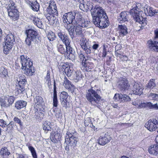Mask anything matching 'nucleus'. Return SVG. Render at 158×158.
Returning a JSON list of instances; mask_svg holds the SVG:
<instances>
[{
    "instance_id": "obj_1",
    "label": "nucleus",
    "mask_w": 158,
    "mask_h": 158,
    "mask_svg": "<svg viewBox=\"0 0 158 158\" xmlns=\"http://www.w3.org/2000/svg\"><path fill=\"white\" fill-rule=\"evenodd\" d=\"M93 22L97 27L101 28L106 27L108 25V17L102 8L96 5L91 10Z\"/></svg>"
},
{
    "instance_id": "obj_2",
    "label": "nucleus",
    "mask_w": 158,
    "mask_h": 158,
    "mask_svg": "<svg viewBox=\"0 0 158 158\" xmlns=\"http://www.w3.org/2000/svg\"><path fill=\"white\" fill-rule=\"evenodd\" d=\"M20 62L22 64V69L24 70L25 74L27 76H32L35 72L33 66V63L29 58H27L24 55L20 56Z\"/></svg>"
},
{
    "instance_id": "obj_3",
    "label": "nucleus",
    "mask_w": 158,
    "mask_h": 158,
    "mask_svg": "<svg viewBox=\"0 0 158 158\" xmlns=\"http://www.w3.org/2000/svg\"><path fill=\"white\" fill-rule=\"evenodd\" d=\"M86 98L87 100L92 105H95L98 103L101 98L97 91L92 88L89 89L86 94Z\"/></svg>"
},
{
    "instance_id": "obj_4",
    "label": "nucleus",
    "mask_w": 158,
    "mask_h": 158,
    "mask_svg": "<svg viewBox=\"0 0 158 158\" xmlns=\"http://www.w3.org/2000/svg\"><path fill=\"white\" fill-rule=\"evenodd\" d=\"M138 10L137 4L135 5L134 7L130 10V13L133 16L135 22L141 24V27H143L146 25V23L143 17L139 16V13L140 11Z\"/></svg>"
},
{
    "instance_id": "obj_5",
    "label": "nucleus",
    "mask_w": 158,
    "mask_h": 158,
    "mask_svg": "<svg viewBox=\"0 0 158 158\" xmlns=\"http://www.w3.org/2000/svg\"><path fill=\"white\" fill-rule=\"evenodd\" d=\"M14 5V2L11 0H9L8 5L6 8L9 16L12 19L15 21L19 18V12Z\"/></svg>"
},
{
    "instance_id": "obj_6",
    "label": "nucleus",
    "mask_w": 158,
    "mask_h": 158,
    "mask_svg": "<svg viewBox=\"0 0 158 158\" xmlns=\"http://www.w3.org/2000/svg\"><path fill=\"white\" fill-rule=\"evenodd\" d=\"M15 40L13 35L9 34L6 36V39L3 46V52L6 54H8L12 48Z\"/></svg>"
},
{
    "instance_id": "obj_7",
    "label": "nucleus",
    "mask_w": 158,
    "mask_h": 158,
    "mask_svg": "<svg viewBox=\"0 0 158 158\" xmlns=\"http://www.w3.org/2000/svg\"><path fill=\"white\" fill-rule=\"evenodd\" d=\"M155 36L153 40H149L148 41V47L152 51L158 52V29L154 31Z\"/></svg>"
},
{
    "instance_id": "obj_8",
    "label": "nucleus",
    "mask_w": 158,
    "mask_h": 158,
    "mask_svg": "<svg viewBox=\"0 0 158 158\" xmlns=\"http://www.w3.org/2000/svg\"><path fill=\"white\" fill-rule=\"evenodd\" d=\"M76 15V14L74 11L65 13L62 18L63 21L65 24L64 25H69L71 23L74 24Z\"/></svg>"
},
{
    "instance_id": "obj_9",
    "label": "nucleus",
    "mask_w": 158,
    "mask_h": 158,
    "mask_svg": "<svg viewBox=\"0 0 158 158\" xmlns=\"http://www.w3.org/2000/svg\"><path fill=\"white\" fill-rule=\"evenodd\" d=\"M27 35V38L25 40L26 44L28 46L31 45V42L35 39L37 35L36 31L32 29L27 30L25 32Z\"/></svg>"
},
{
    "instance_id": "obj_10",
    "label": "nucleus",
    "mask_w": 158,
    "mask_h": 158,
    "mask_svg": "<svg viewBox=\"0 0 158 158\" xmlns=\"http://www.w3.org/2000/svg\"><path fill=\"white\" fill-rule=\"evenodd\" d=\"M59 67L62 68L68 77H70L74 74L75 71L73 68L72 64L69 63H61Z\"/></svg>"
},
{
    "instance_id": "obj_11",
    "label": "nucleus",
    "mask_w": 158,
    "mask_h": 158,
    "mask_svg": "<svg viewBox=\"0 0 158 158\" xmlns=\"http://www.w3.org/2000/svg\"><path fill=\"white\" fill-rule=\"evenodd\" d=\"M78 138L74 137L72 134L68 131L66 134L65 139V143L68 147L75 146L78 141Z\"/></svg>"
},
{
    "instance_id": "obj_12",
    "label": "nucleus",
    "mask_w": 158,
    "mask_h": 158,
    "mask_svg": "<svg viewBox=\"0 0 158 158\" xmlns=\"http://www.w3.org/2000/svg\"><path fill=\"white\" fill-rule=\"evenodd\" d=\"M15 100L13 96H8L3 98H0V102L2 107H7L11 105Z\"/></svg>"
},
{
    "instance_id": "obj_13",
    "label": "nucleus",
    "mask_w": 158,
    "mask_h": 158,
    "mask_svg": "<svg viewBox=\"0 0 158 158\" xmlns=\"http://www.w3.org/2000/svg\"><path fill=\"white\" fill-rule=\"evenodd\" d=\"M17 81L18 82V86L17 89L19 93L21 94L23 93L25 89V85L27 83L25 77L23 75L19 76V78H18Z\"/></svg>"
},
{
    "instance_id": "obj_14",
    "label": "nucleus",
    "mask_w": 158,
    "mask_h": 158,
    "mask_svg": "<svg viewBox=\"0 0 158 158\" xmlns=\"http://www.w3.org/2000/svg\"><path fill=\"white\" fill-rule=\"evenodd\" d=\"M34 102L35 103V107L38 110L44 112V106L42 98L39 96H36L34 98Z\"/></svg>"
},
{
    "instance_id": "obj_15",
    "label": "nucleus",
    "mask_w": 158,
    "mask_h": 158,
    "mask_svg": "<svg viewBox=\"0 0 158 158\" xmlns=\"http://www.w3.org/2000/svg\"><path fill=\"white\" fill-rule=\"evenodd\" d=\"M111 140V138L108 133L101 135L98 140V143L100 145L104 146L109 142Z\"/></svg>"
},
{
    "instance_id": "obj_16",
    "label": "nucleus",
    "mask_w": 158,
    "mask_h": 158,
    "mask_svg": "<svg viewBox=\"0 0 158 158\" xmlns=\"http://www.w3.org/2000/svg\"><path fill=\"white\" fill-rule=\"evenodd\" d=\"M80 45L82 48L85 51L87 54H90L91 52L90 46L87 43L86 40L82 38L80 40Z\"/></svg>"
},
{
    "instance_id": "obj_17",
    "label": "nucleus",
    "mask_w": 158,
    "mask_h": 158,
    "mask_svg": "<svg viewBox=\"0 0 158 158\" xmlns=\"http://www.w3.org/2000/svg\"><path fill=\"white\" fill-rule=\"evenodd\" d=\"M117 31L120 37H124L128 33V30L126 26L124 25H119L117 27Z\"/></svg>"
},
{
    "instance_id": "obj_18",
    "label": "nucleus",
    "mask_w": 158,
    "mask_h": 158,
    "mask_svg": "<svg viewBox=\"0 0 158 158\" xmlns=\"http://www.w3.org/2000/svg\"><path fill=\"white\" fill-rule=\"evenodd\" d=\"M118 88L121 90H124L127 88L128 82L125 78H120L118 82Z\"/></svg>"
},
{
    "instance_id": "obj_19",
    "label": "nucleus",
    "mask_w": 158,
    "mask_h": 158,
    "mask_svg": "<svg viewBox=\"0 0 158 158\" xmlns=\"http://www.w3.org/2000/svg\"><path fill=\"white\" fill-rule=\"evenodd\" d=\"M143 89L142 85L137 82H135L133 86V91L135 94L140 95L143 93Z\"/></svg>"
},
{
    "instance_id": "obj_20",
    "label": "nucleus",
    "mask_w": 158,
    "mask_h": 158,
    "mask_svg": "<svg viewBox=\"0 0 158 158\" xmlns=\"http://www.w3.org/2000/svg\"><path fill=\"white\" fill-rule=\"evenodd\" d=\"M25 2L31 6V8L34 11H37L39 10L40 5L36 0L31 1L29 0H25Z\"/></svg>"
},
{
    "instance_id": "obj_21",
    "label": "nucleus",
    "mask_w": 158,
    "mask_h": 158,
    "mask_svg": "<svg viewBox=\"0 0 158 158\" xmlns=\"http://www.w3.org/2000/svg\"><path fill=\"white\" fill-rule=\"evenodd\" d=\"M68 96V93L65 91L61 92L60 94V99L62 105L64 107H66L67 106V99Z\"/></svg>"
},
{
    "instance_id": "obj_22",
    "label": "nucleus",
    "mask_w": 158,
    "mask_h": 158,
    "mask_svg": "<svg viewBox=\"0 0 158 158\" xmlns=\"http://www.w3.org/2000/svg\"><path fill=\"white\" fill-rule=\"evenodd\" d=\"M78 24L83 29L85 28H87L90 27V21L87 19L80 18L78 19Z\"/></svg>"
},
{
    "instance_id": "obj_23",
    "label": "nucleus",
    "mask_w": 158,
    "mask_h": 158,
    "mask_svg": "<svg viewBox=\"0 0 158 158\" xmlns=\"http://www.w3.org/2000/svg\"><path fill=\"white\" fill-rule=\"evenodd\" d=\"M45 15L49 23L53 25L57 23L58 19H56L55 15L53 14H50V15L49 14H45Z\"/></svg>"
},
{
    "instance_id": "obj_24",
    "label": "nucleus",
    "mask_w": 158,
    "mask_h": 158,
    "mask_svg": "<svg viewBox=\"0 0 158 158\" xmlns=\"http://www.w3.org/2000/svg\"><path fill=\"white\" fill-rule=\"evenodd\" d=\"M118 21L121 23L128 21V16L126 12H122L118 17Z\"/></svg>"
},
{
    "instance_id": "obj_25",
    "label": "nucleus",
    "mask_w": 158,
    "mask_h": 158,
    "mask_svg": "<svg viewBox=\"0 0 158 158\" xmlns=\"http://www.w3.org/2000/svg\"><path fill=\"white\" fill-rule=\"evenodd\" d=\"M73 27L75 28V30L76 34L78 35H82L83 32L85 30V29H83L78 24L74 23L73 24Z\"/></svg>"
},
{
    "instance_id": "obj_26",
    "label": "nucleus",
    "mask_w": 158,
    "mask_h": 158,
    "mask_svg": "<svg viewBox=\"0 0 158 158\" xmlns=\"http://www.w3.org/2000/svg\"><path fill=\"white\" fill-rule=\"evenodd\" d=\"M144 12L146 15L152 16L158 13V10H153L152 7H148L147 8H144Z\"/></svg>"
},
{
    "instance_id": "obj_27",
    "label": "nucleus",
    "mask_w": 158,
    "mask_h": 158,
    "mask_svg": "<svg viewBox=\"0 0 158 158\" xmlns=\"http://www.w3.org/2000/svg\"><path fill=\"white\" fill-rule=\"evenodd\" d=\"M148 152L149 153L155 155L158 154V145H154L151 146L149 148Z\"/></svg>"
},
{
    "instance_id": "obj_28",
    "label": "nucleus",
    "mask_w": 158,
    "mask_h": 158,
    "mask_svg": "<svg viewBox=\"0 0 158 158\" xmlns=\"http://www.w3.org/2000/svg\"><path fill=\"white\" fill-rule=\"evenodd\" d=\"M10 154V152L6 147L2 148L0 150V155L3 158H7Z\"/></svg>"
},
{
    "instance_id": "obj_29",
    "label": "nucleus",
    "mask_w": 158,
    "mask_h": 158,
    "mask_svg": "<svg viewBox=\"0 0 158 158\" xmlns=\"http://www.w3.org/2000/svg\"><path fill=\"white\" fill-rule=\"evenodd\" d=\"M57 35L64 44L69 41L68 36L65 35L63 32L61 31L57 32Z\"/></svg>"
},
{
    "instance_id": "obj_30",
    "label": "nucleus",
    "mask_w": 158,
    "mask_h": 158,
    "mask_svg": "<svg viewBox=\"0 0 158 158\" xmlns=\"http://www.w3.org/2000/svg\"><path fill=\"white\" fill-rule=\"evenodd\" d=\"M65 27L68 30L69 33V34L72 39H73L74 37L75 32H74V27H72L70 25L67 24L64 25Z\"/></svg>"
},
{
    "instance_id": "obj_31",
    "label": "nucleus",
    "mask_w": 158,
    "mask_h": 158,
    "mask_svg": "<svg viewBox=\"0 0 158 158\" xmlns=\"http://www.w3.org/2000/svg\"><path fill=\"white\" fill-rule=\"evenodd\" d=\"M27 102L23 101H18L15 103V107L18 109H20L25 107Z\"/></svg>"
},
{
    "instance_id": "obj_32",
    "label": "nucleus",
    "mask_w": 158,
    "mask_h": 158,
    "mask_svg": "<svg viewBox=\"0 0 158 158\" xmlns=\"http://www.w3.org/2000/svg\"><path fill=\"white\" fill-rule=\"evenodd\" d=\"M51 123L48 121H45L43 124V129L46 133H47L49 131H51Z\"/></svg>"
},
{
    "instance_id": "obj_33",
    "label": "nucleus",
    "mask_w": 158,
    "mask_h": 158,
    "mask_svg": "<svg viewBox=\"0 0 158 158\" xmlns=\"http://www.w3.org/2000/svg\"><path fill=\"white\" fill-rule=\"evenodd\" d=\"M66 47L65 52V54L68 53L75 52L74 49L71 47L69 41L64 44Z\"/></svg>"
},
{
    "instance_id": "obj_34",
    "label": "nucleus",
    "mask_w": 158,
    "mask_h": 158,
    "mask_svg": "<svg viewBox=\"0 0 158 158\" xmlns=\"http://www.w3.org/2000/svg\"><path fill=\"white\" fill-rule=\"evenodd\" d=\"M64 85L66 89H70L74 87V85L71 84L66 77H64Z\"/></svg>"
},
{
    "instance_id": "obj_35",
    "label": "nucleus",
    "mask_w": 158,
    "mask_h": 158,
    "mask_svg": "<svg viewBox=\"0 0 158 158\" xmlns=\"http://www.w3.org/2000/svg\"><path fill=\"white\" fill-rule=\"evenodd\" d=\"M45 14H49L50 15V14L51 15L53 14L56 16H57L58 15V13L57 10V8H56L54 9V8L48 7L47 8L46 13Z\"/></svg>"
},
{
    "instance_id": "obj_36",
    "label": "nucleus",
    "mask_w": 158,
    "mask_h": 158,
    "mask_svg": "<svg viewBox=\"0 0 158 158\" xmlns=\"http://www.w3.org/2000/svg\"><path fill=\"white\" fill-rule=\"evenodd\" d=\"M145 127H146L149 131H154L157 129L155 127V126L153 125L152 123L149 120L145 124Z\"/></svg>"
},
{
    "instance_id": "obj_37",
    "label": "nucleus",
    "mask_w": 158,
    "mask_h": 158,
    "mask_svg": "<svg viewBox=\"0 0 158 158\" xmlns=\"http://www.w3.org/2000/svg\"><path fill=\"white\" fill-rule=\"evenodd\" d=\"M33 22L38 27L41 29L43 28V26L41 19L38 18H34Z\"/></svg>"
},
{
    "instance_id": "obj_38",
    "label": "nucleus",
    "mask_w": 158,
    "mask_h": 158,
    "mask_svg": "<svg viewBox=\"0 0 158 158\" xmlns=\"http://www.w3.org/2000/svg\"><path fill=\"white\" fill-rule=\"evenodd\" d=\"M74 73L73 78L75 82H77L81 79V74L79 71H75Z\"/></svg>"
},
{
    "instance_id": "obj_39",
    "label": "nucleus",
    "mask_w": 158,
    "mask_h": 158,
    "mask_svg": "<svg viewBox=\"0 0 158 158\" xmlns=\"http://www.w3.org/2000/svg\"><path fill=\"white\" fill-rule=\"evenodd\" d=\"M58 102L56 89H53V104L54 106H57Z\"/></svg>"
},
{
    "instance_id": "obj_40",
    "label": "nucleus",
    "mask_w": 158,
    "mask_h": 158,
    "mask_svg": "<svg viewBox=\"0 0 158 158\" xmlns=\"http://www.w3.org/2000/svg\"><path fill=\"white\" fill-rule=\"evenodd\" d=\"M120 102H124L130 101L131 99L127 95L120 94Z\"/></svg>"
},
{
    "instance_id": "obj_41",
    "label": "nucleus",
    "mask_w": 158,
    "mask_h": 158,
    "mask_svg": "<svg viewBox=\"0 0 158 158\" xmlns=\"http://www.w3.org/2000/svg\"><path fill=\"white\" fill-rule=\"evenodd\" d=\"M57 51L61 54H65V49L64 45L60 43L57 44Z\"/></svg>"
},
{
    "instance_id": "obj_42",
    "label": "nucleus",
    "mask_w": 158,
    "mask_h": 158,
    "mask_svg": "<svg viewBox=\"0 0 158 158\" xmlns=\"http://www.w3.org/2000/svg\"><path fill=\"white\" fill-rule=\"evenodd\" d=\"M149 99L158 101V94L156 93H149L148 95Z\"/></svg>"
},
{
    "instance_id": "obj_43",
    "label": "nucleus",
    "mask_w": 158,
    "mask_h": 158,
    "mask_svg": "<svg viewBox=\"0 0 158 158\" xmlns=\"http://www.w3.org/2000/svg\"><path fill=\"white\" fill-rule=\"evenodd\" d=\"M54 135L51 134L50 136L51 140L53 142H56L57 140H59L60 138V135L59 134H56L55 133Z\"/></svg>"
},
{
    "instance_id": "obj_44",
    "label": "nucleus",
    "mask_w": 158,
    "mask_h": 158,
    "mask_svg": "<svg viewBox=\"0 0 158 158\" xmlns=\"http://www.w3.org/2000/svg\"><path fill=\"white\" fill-rule=\"evenodd\" d=\"M156 86V84L155 82V80L152 79L150 80L147 85L148 88L152 89Z\"/></svg>"
},
{
    "instance_id": "obj_45",
    "label": "nucleus",
    "mask_w": 158,
    "mask_h": 158,
    "mask_svg": "<svg viewBox=\"0 0 158 158\" xmlns=\"http://www.w3.org/2000/svg\"><path fill=\"white\" fill-rule=\"evenodd\" d=\"M84 66L85 68V70L87 71H90L93 68V64L92 63L89 62H85L82 64Z\"/></svg>"
},
{
    "instance_id": "obj_46",
    "label": "nucleus",
    "mask_w": 158,
    "mask_h": 158,
    "mask_svg": "<svg viewBox=\"0 0 158 158\" xmlns=\"http://www.w3.org/2000/svg\"><path fill=\"white\" fill-rule=\"evenodd\" d=\"M14 126V123L13 121L10 122L9 124L7 123L6 126V131L8 132L11 131L13 130Z\"/></svg>"
},
{
    "instance_id": "obj_47",
    "label": "nucleus",
    "mask_w": 158,
    "mask_h": 158,
    "mask_svg": "<svg viewBox=\"0 0 158 158\" xmlns=\"http://www.w3.org/2000/svg\"><path fill=\"white\" fill-rule=\"evenodd\" d=\"M75 52H72L69 53H68L65 54L64 55L66 56L70 60H73L75 59Z\"/></svg>"
},
{
    "instance_id": "obj_48",
    "label": "nucleus",
    "mask_w": 158,
    "mask_h": 158,
    "mask_svg": "<svg viewBox=\"0 0 158 158\" xmlns=\"http://www.w3.org/2000/svg\"><path fill=\"white\" fill-rule=\"evenodd\" d=\"M28 148L31 153L33 158H37L36 153L34 148L31 146H29Z\"/></svg>"
},
{
    "instance_id": "obj_49",
    "label": "nucleus",
    "mask_w": 158,
    "mask_h": 158,
    "mask_svg": "<svg viewBox=\"0 0 158 158\" xmlns=\"http://www.w3.org/2000/svg\"><path fill=\"white\" fill-rule=\"evenodd\" d=\"M0 74L3 77H6L8 74L7 69L3 67H1L0 69Z\"/></svg>"
},
{
    "instance_id": "obj_50",
    "label": "nucleus",
    "mask_w": 158,
    "mask_h": 158,
    "mask_svg": "<svg viewBox=\"0 0 158 158\" xmlns=\"http://www.w3.org/2000/svg\"><path fill=\"white\" fill-rule=\"evenodd\" d=\"M50 75L49 72V71H48L46 76L45 78V82L46 83H47L49 87L50 85H51L50 83Z\"/></svg>"
},
{
    "instance_id": "obj_51",
    "label": "nucleus",
    "mask_w": 158,
    "mask_h": 158,
    "mask_svg": "<svg viewBox=\"0 0 158 158\" xmlns=\"http://www.w3.org/2000/svg\"><path fill=\"white\" fill-rule=\"evenodd\" d=\"M48 38L50 41L54 40L56 38L54 33L52 32H50L48 35Z\"/></svg>"
},
{
    "instance_id": "obj_52",
    "label": "nucleus",
    "mask_w": 158,
    "mask_h": 158,
    "mask_svg": "<svg viewBox=\"0 0 158 158\" xmlns=\"http://www.w3.org/2000/svg\"><path fill=\"white\" fill-rule=\"evenodd\" d=\"M79 57L82 61V64H83V63L85 62H86L87 60L86 58L81 52H80L79 53Z\"/></svg>"
},
{
    "instance_id": "obj_53",
    "label": "nucleus",
    "mask_w": 158,
    "mask_h": 158,
    "mask_svg": "<svg viewBox=\"0 0 158 158\" xmlns=\"http://www.w3.org/2000/svg\"><path fill=\"white\" fill-rule=\"evenodd\" d=\"M153 125L156 128H158V121L156 119H152L150 120Z\"/></svg>"
},
{
    "instance_id": "obj_54",
    "label": "nucleus",
    "mask_w": 158,
    "mask_h": 158,
    "mask_svg": "<svg viewBox=\"0 0 158 158\" xmlns=\"http://www.w3.org/2000/svg\"><path fill=\"white\" fill-rule=\"evenodd\" d=\"M48 7H49L50 8H56V4L54 1H51L49 2V4Z\"/></svg>"
},
{
    "instance_id": "obj_55",
    "label": "nucleus",
    "mask_w": 158,
    "mask_h": 158,
    "mask_svg": "<svg viewBox=\"0 0 158 158\" xmlns=\"http://www.w3.org/2000/svg\"><path fill=\"white\" fill-rule=\"evenodd\" d=\"M7 123L2 119H0V126L2 128L6 127Z\"/></svg>"
},
{
    "instance_id": "obj_56",
    "label": "nucleus",
    "mask_w": 158,
    "mask_h": 158,
    "mask_svg": "<svg viewBox=\"0 0 158 158\" xmlns=\"http://www.w3.org/2000/svg\"><path fill=\"white\" fill-rule=\"evenodd\" d=\"M85 7L86 10L88 9L91 10L93 8V7L92 4H90L89 2H88L86 5H85Z\"/></svg>"
},
{
    "instance_id": "obj_57",
    "label": "nucleus",
    "mask_w": 158,
    "mask_h": 158,
    "mask_svg": "<svg viewBox=\"0 0 158 158\" xmlns=\"http://www.w3.org/2000/svg\"><path fill=\"white\" fill-rule=\"evenodd\" d=\"M91 122V120L90 118H87L85 120L84 122L85 126V127L88 126L89 123H90Z\"/></svg>"
},
{
    "instance_id": "obj_58",
    "label": "nucleus",
    "mask_w": 158,
    "mask_h": 158,
    "mask_svg": "<svg viewBox=\"0 0 158 158\" xmlns=\"http://www.w3.org/2000/svg\"><path fill=\"white\" fill-rule=\"evenodd\" d=\"M14 121L16 123H18L21 126L22 125L21 120L17 117H15L14 118Z\"/></svg>"
},
{
    "instance_id": "obj_59",
    "label": "nucleus",
    "mask_w": 158,
    "mask_h": 158,
    "mask_svg": "<svg viewBox=\"0 0 158 158\" xmlns=\"http://www.w3.org/2000/svg\"><path fill=\"white\" fill-rule=\"evenodd\" d=\"M138 106L140 108H142L145 107V103H142L141 101H140Z\"/></svg>"
},
{
    "instance_id": "obj_60",
    "label": "nucleus",
    "mask_w": 158,
    "mask_h": 158,
    "mask_svg": "<svg viewBox=\"0 0 158 158\" xmlns=\"http://www.w3.org/2000/svg\"><path fill=\"white\" fill-rule=\"evenodd\" d=\"M152 104L150 102L145 103V107H148L150 109H152Z\"/></svg>"
},
{
    "instance_id": "obj_61",
    "label": "nucleus",
    "mask_w": 158,
    "mask_h": 158,
    "mask_svg": "<svg viewBox=\"0 0 158 158\" xmlns=\"http://www.w3.org/2000/svg\"><path fill=\"white\" fill-rule=\"evenodd\" d=\"M55 116L57 118H60L61 116V114L60 113V111L59 110L57 111L56 113Z\"/></svg>"
},
{
    "instance_id": "obj_62",
    "label": "nucleus",
    "mask_w": 158,
    "mask_h": 158,
    "mask_svg": "<svg viewBox=\"0 0 158 158\" xmlns=\"http://www.w3.org/2000/svg\"><path fill=\"white\" fill-rule=\"evenodd\" d=\"M152 109H154L155 110H158V105L157 103L152 104Z\"/></svg>"
},
{
    "instance_id": "obj_63",
    "label": "nucleus",
    "mask_w": 158,
    "mask_h": 158,
    "mask_svg": "<svg viewBox=\"0 0 158 158\" xmlns=\"http://www.w3.org/2000/svg\"><path fill=\"white\" fill-rule=\"evenodd\" d=\"M80 8L82 10H84V9L85 10V5L83 3H81L79 6Z\"/></svg>"
},
{
    "instance_id": "obj_64",
    "label": "nucleus",
    "mask_w": 158,
    "mask_h": 158,
    "mask_svg": "<svg viewBox=\"0 0 158 158\" xmlns=\"http://www.w3.org/2000/svg\"><path fill=\"white\" fill-rule=\"evenodd\" d=\"M17 158H28L26 156L22 154H18Z\"/></svg>"
}]
</instances>
